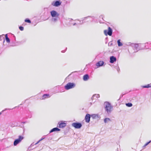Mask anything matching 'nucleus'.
Instances as JSON below:
<instances>
[{"instance_id": "obj_1", "label": "nucleus", "mask_w": 151, "mask_h": 151, "mask_svg": "<svg viewBox=\"0 0 151 151\" xmlns=\"http://www.w3.org/2000/svg\"><path fill=\"white\" fill-rule=\"evenodd\" d=\"M105 110L107 113L110 114L112 110L113 106L110 103L108 102H105L104 103Z\"/></svg>"}, {"instance_id": "obj_2", "label": "nucleus", "mask_w": 151, "mask_h": 151, "mask_svg": "<svg viewBox=\"0 0 151 151\" xmlns=\"http://www.w3.org/2000/svg\"><path fill=\"white\" fill-rule=\"evenodd\" d=\"M75 86L76 85L74 83H68L65 86L64 88L66 90H68L74 88Z\"/></svg>"}, {"instance_id": "obj_3", "label": "nucleus", "mask_w": 151, "mask_h": 151, "mask_svg": "<svg viewBox=\"0 0 151 151\" xmlns=\"http://www.w3.org/2000/svg\"><path fill=\"white\" fill-rule=\"evenodd\" d=\"M24 139L23 136L19 135L18 137V138L15 139L14 142V145L16 146L17 144L20 143L21 141Z\"/></svg>"}, {"instance_id": "obj_4", "label": "nucleus", "mask_w": 151, "mask_h": 151, "mask_svg": "<svg viewBox=\"0 0 151 151\" xmlns=\"http://www.w3.org/2000/svg\"><path fill=\"white\" fill-rule=\"evenodd\" d=\"M139 45H140L139 44L132 43L130 44V45L133 48L134 50H136L135 52H136L140 49V48L138 47L139 46Z\"/></svg>"}, {"instance_id": "obj_5", "label": "nucleus", "mask_w": 151, "mask_h": 151, "mask_svg": "<svg viewBox=\"0 0 151 151\" xmlns=\"http://www.w3.org/2000/svg\"><path fill=\"white\" fill-rule=\"evenodd\" d=\"M112 29L110 27H109L108 28V31L106 30H105L104 31V35L107 36V35H109V36H111L112 34Z\"/></svg>"}, {"instance_id": "obj_6", "label": "nucleus", "mask_w": 151, "mask_h": 151, "mask_svg": "<svg viewBox=\"0 0 151 151\" xmlns=\"http://www.w3.org/2000/svg\"><path fill=\"white\" fill-rule=\"evenodd\" d=\"M72 126L76 129H80L82 126V124L81 123L76 122L73 123L72 124Z\"/></svg>"}, {"instance_id": "obj_7", "label": "nucleus", "mask_w": 151, "mask_h": 151, "mask_svg": "<svg viewBox=\"0 0 151 151\" xmlns=\"http://www.w3.org/2000/svg\"><path fill=\"white\" fill-rule=\"evenodd\" d=\"M51 16L52 17H58L59 14L56 11L52 10L50 12Z\"/></svg>"}, {"instance_id": "obj_8", "label": "nucleus", "mask_w": 151, "mask_h": 151, "mask_svg": "<svg viewBox=\"0 0 151 151\" xmlns=\"http://www.w3.org/2000/svg\"><path fill=\"white\" fill-rule=\"evenodd\" d=\"M61 2L59 1H53L52 3V5L55 6H58L61 4Z\"/></svg>"}, {"instance_id": "obj_9", "label": "nucleus", "mask_w": 151, "mask_h": 151, "mask_svg": "<svg viewBox=\"0 0 151 151\" xmlns=\"http://www.w3.org/2000/svg\"><path fill=\"white\" fill-rule=\"evenodd\" d=\"M104 62L103 61H100L96 63V65L97 68L103 66L104 64Z\"/></svg>"}, {"instance_id": "obj_10", "label": "nucleus", "mask_w": 151, "mask_h": 151, "mask_svg": "<svg viewBox=\"0 0 151 151\" xmlns=\"http://www.w3.org/2000/svg\"><path fill=\"white\" fill-rule=\"evenodd\" d=\"M91 115L89 114H87L85 117V120L86 122L88 123L90 121Z\"/></svg>"}, {"instance_id": "obj_11", "label": "nucleus", "mask_w": 151, "mask_h": 151, "mask_svg": "<svg viewBox=\"0 0 151 151\" xmlns=\"http://www.w3.org/2000/svg\"><path fill=\"white\" fill-rule=\"evenodd\" d=\"M116 60V57L114 56H111L110 57V62L111 63H114Z\"/></svg>"}, {"instance_id": "obj_12", "label": "nucleus", "mask_w": 151, "mask_h": 151, "mask_svg": "<svg viewBox=\"0 0 151 151\" xmlns=\"http://www.w3.org/2000/svg\"><path fill=\"white\" fill-rule=\"evenodd\" d=\"M89 18H91L92 19H93L95 18L93 16H88L86 17H85L82 18V21H80V24H83V21L85 20L86 19H88Z\"/></svg>"}, {"instance_id": "obj_13", "label": "nucleus", "mask_w": 151, "mask_h": 151, "mask_svg": "<svg viewBox=\"0 0 151 151\" xmlns=\"http://www.w3.org/2000/svg\"><path fill=\"white\" fill-rule=\"evenodd\" d=\"M66 125V124L65 122H62L59 124L58 127L60 128H63L65 127Z\"/></svg>"}, {"instance_id": "obj_14", "label": "nucleus", "mask_w": 151, "mask_h": 151, "mask_svg": "<svg viewBox=\"0 0 151 151\" xmlns=\"http://www.w3.org/2000/svg\"><path fill=\"white\" fill-rule=\"evenodd\" d=\"M60 129H59L58 127H55L51 129L49 133H51L54 132L60 131Z\"/></svg>"}, {"instance_id": "obj_15", "label": "nucleus", "mask_w": 151, "mask_h": 151, "mask_svg": "<svg viewBox=\"0 0 151 151\" xmlns=\"http://www.w3.org/2000/svg\"><path fill=\"white\" fill-rule=\"evenodd\" d=\"M89 78V76L88 74H86L83 76V79L84 81H87Z\"/></svg>"}, {"instance_id": "obj_16", "label": "nucleus", "mask_w": 151, "mask_h": 151, "mask_svg": "<svg viewBox=\"0 0 151 151\" xmlns=\"http://www.w3.org/2000/svg\"><path fill=\"white\" fill-rule=\"evenodd\" d=\"M95 97L96 98H98L100 97V95L99 94H94L91 98V100L93 101L94 98Z\"/></svg>"}, {"instance_id": "obj_17", "label": "nucleus", "mask_w": 151, "mask_h": 151, "mask_svg": "<svg viewBox=\"0 0 151 151\" xmlns=\"http://www.w3.org/2000/svg\"><path fill=\"white\" fill-rule=\"evenodd\" d=\"M4 35H3L0 36V41H3V42L4 43L5 41V40L4 37Z\"/></svg>"}, {"instance_id": "obj_18", "label": "nucleus", "mask_w": 151, "mask_h": 151, "mask_svg": "<svg viewBox=\"0 0 151 151\" xmlns=\"http://www.w3.org/2000/svg\"><path fill=\"white\" fill-rule=\"evenodd\" d=\"M48 97H49V94H44L42 96V99H45L48 98Z\"/></svg>"}, {"instance_id": "obj_19", "label": "nucleus", "mask_w": 151, "mask_h": 151, "mask_svg": "<svg viewBox=\"0 0 151 151\" xmlns=\"http://www.w3.org/2000/svg\"><path fill=\"white\" fill-rule=\"evenodd\" d=\"M5 39L6 41V42L8 43H9L10 42V40L9 39L8 37L7 34H6L5 35Z\"/></svg>"}, {"instance_id": "obj_20", "label": "nucleus", "mask_w": 151, "mask_h": 151, "mask_svg": "<svg viewBox=\"0 0 151 151\" xmlns=\"http://www.w3.org/2000/svg\"><path fill=\"white\" fill-rule=\"evenodd\" d=\"M117 42L118 46L120 47L123 45L122 43L120 42V40H117Z\"/></svg>"}, {"instance_id": "obj_21", "label": "nucleus", "mask_w": 151, "mask_h": 151, "mask_svg": "<svg viewBox=\"0 0 151 151\" xmlns=\"http://www.w3.org/2000/svg\"><path fill=\"white\" fill-rule=\"evenodd\" d=\"M110 121V119L109 118H105L104 120V122L105 123H108Z\"/></svg>"}, {"instance_id": "obj_22", "label": "nucleus", "mask_w": 151, "mask_h": 151, "mask_svg": "<svg viewBox=\"0 0 151 151\" xmlns=\"http://www.w3.org/2000/svg\"><path fill=\"white\" fill-rule=\"evenodd\" d=\"M52 18V21L54 22H56L58 20V17H54Z\"/></svg>"}, {"instance_id": "obj_23", "label": "nucleus", "mask_w": 151, "mask_h": 151, "mask_svg": "<svg viewBox=\"0 0 151 151\" xmlns=\"http://www.w3.org/2000/svg\"><path fill=\"white\" fill-rule=\"evenodd\" d=\"M142 87L143 88H148L149 87H151V84H148L147 85L144 86H142Z\"/></svg>"}, {"instance_id": "obj_24", "label": "nucleus", "mask_w": 151, "mask_h": 151, "mask_svg": "<svg viewBox=\"0 0 151 151\" xmlns=\"http://www.w3.org/2000/svg\"><path fill=\"white\" fill-rule=\"evenodd\" d=\"M126 106L129 107H130L132 106V104L130 103H128L126 104Z\"/></svg>"}, {"instance_id": "obj_25", "label": "nucleus", "mask_w": 151, "mask_h": 151, "mask_svg": "<svg viewBox=\"0 0 151 151\" xmlns=\"http://www.w3.org/2000/svg\"><path fill=\"white\" fill-rule=\"evenodd\" d=\"M91 116L93 118V119H96V117H97L98 115L96 114H93L91 115Z\"/></svg>"}, {"instance_id": "obj_26", "label": "nucleus", "mask_w": 151, "mask_h": 151, "mask_svg": "<svg viewBox=\"0 0 151 151\" xmlns=\"http://www.w3.org/2000/svg\"><path fill=\"white\" fill-rule=\"evenodd\" d=\"M25 22H28V23H31V20L28 18L26 19L25 20Z\"/></svg>"}, {"instance_id": "obj_27", "label": "nucleus", "mask_w": 151, "mask_h": 151, "mask_svg": "<svg viewBox=\"0 0 151 151\" xmlns=\"http://www.w3.org/2000/svg\"><path fill=\"white\" fill-rule=\"evenodd\" d=\"M45 138H41L39 140L37 143H35V145H36L37 144H38L40 141H42V140L43 139H44Z\"/></svg>"}, {"instance_id": "obj_28", "label": "nucleus", "mask_w": 151, "mask_h": 151, "mask_svg": "<svg viewBox=\"0 0 151 151\" xmlns=\"http://www.w3.org/2000/svg\"><path fill=\"white\" fill-rule=\"evenodd\" d=\"M19 29L21 31H23L24 30V27L22 26H20L19 27Z\"/></svg>"}, {"instance_id": "obj_29", "label": "nucleus", "mask_w": 151, "mask_h": 151, "mask_svg": "<svg viewBox=\"0 0 151 151\" xmlns=\"http://www.w3.org/2000/svg\"><path fill=\"white\" fill-rule=\"evenodd\" d=\"M151 142V141L150 140L149 142H148L146 143L145 144V145H144V146H147V145H148Z\"/></svg>"}, {"instance_id": "obj_30", "label": "nucleus", "mask_w": 151, "mask_h": 151, "mask_svg": "<svg viewBox=\"0 0 151 151\" xmlns=\"http://www.w3.org/2000/svg\"><path fill=\"white\" fill-rule=\"evenodd\" d=\"M34 145H35V144H34L33 143L32 144L30 145L29 146V148H32V146H34Z\"/></svg>"}, {"instance_id": "obj_31", "label": "nucleus", "mask_w": 151, "mask_h": 151, "mask_svg": "<svg viewBox=\"0 0 151 151\" xmlns=\"http://www.w3.org/2000/svg\"><path fill=\"white\" fill-rule=\"evenodd\" d=\"M11 109H8V108H6L4 110H2V112H3L4 111H5V110H11Z\"/></svg>"}, {"instance_id": "obj_32", "label": "nucleus", "mask_w": 151, "mask_h": 151, "mask_svg": "<svg viewBox=\"0 0 151 151\" xmlns=\"http://www.w3.org/2000/svg\"><path fill=\"white\" fill-rule=\"evenodd\" d=\"M116 69H117V70L118 71H119V67H118L117 68H116Z\"/></svg>"}, {"instance_id": "obj_33", "label": "nucleus", "mask_w": 151, "mask_h": 151, "mask_svg": "<svg viewBox=\"0 0 151 151\" xmlns=\"http://www.w3.org/2000/svg\"><path fill=\"white\" fill-rule=\"evenodd\" d=\"M65 52V51H64V50H63V51H62V52H63V53H64Z\"/></svg>"}, {"instance_id": "obj_34", "label": "nucleus", "mask_w": 151, "mask_h": 151, "mask_svg": "<svg viewBox=\"0 0 151 151\" xmlns=\"http://www.w3.org/2000/svg\"><path fill=\"white\" fill-rule=\"evenodd\" d=\"M76 24V23H74V24H73V25L74 26V25H75Z\"/></svg>"}, {"instance_id": "obj_35", "label": "nucleus", "mask_w": 151, "mask_h": 151, "mask_svg": "<svg viewBox=\"0 0 151 151\" xmlns=\"http://www.w3.org/2000/svg\"><path fill=\"white\" fill-rule=\"evenodd\" d=\"M26 123L25 122H22V123H23V124H25Z\"/></svg>"}, {"instance_id": "obj_36", "label": "nucleus", "mask_w": 151, "mask_h": 151, "mask_svg": "<svg viewBox=\"0 0 151 151\" xmlns=\"http://www.w3.org/2000/svg\"><path fill=\"white\" fill-rule=\"evenodd\" d=\"M102 15H101V16H100V18H102Z\"/></svg>"}, {"instance_id": "obj_37", "label": "nucleus", "mask_w": 151, "mask_h": 151, "mask_svg": "<svg viewBox=\"0 0 151 151\" xmlns=\"http://www.w3.org/2000/svg\"><path fill=\"white\" fill-rule=\"evenodd\" d=\"M91 105L92 104V103H91Z\"/></svg>"}, {"instance_id": "obj_38", "label": "nucleus", "mask_w": 151, "mask_h": 151, "mask_svg": "<svg viewBox=\"0 0 151 151\" xmlns=\"http://www.w3.org/2000/svg\"><path fill=\"white\" fill-rule=\"evenodd\" d=\"M16 107H15L14 108H15Z\"/></svg>"}]
</instances>
